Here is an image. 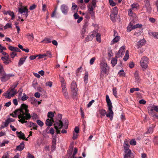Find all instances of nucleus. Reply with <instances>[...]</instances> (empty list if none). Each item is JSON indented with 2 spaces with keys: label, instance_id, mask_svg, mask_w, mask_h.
<instances>
[{
  "label": "nucleus",
  "instance_id": "obj_1",
  "mask_svg": "<svg viewBox=\"0 0 158 158\" xmlns=\"http://www.w3.org/2000/svg\"><path fill=\"white\" fill-rule=\"evenodd\" d=\"M27 106L24 104L21 105L20 109L17 110L14 112V113L10 114V115L14 118L18 116L19 121L22 123H26V120L29 119L31 117L29 112Z\"/></svg>",
  "mask_w": 158,
  "mask_h": 158
},
{
  "label": "nucleus",
  "instance_id": "obj_2",
  "mask_svg": "<svg viewBox=\"0 0 158 158\" xmlns=\"http://www.w3.org/2000/svg\"><path fill=\"white\" fill-rule=\"evenodd\" d=\"M106 100L108 107L107 113H106L105 110L102 109L99 110L98 111L101 115V117L104 116L106 115L107 117L109 118L112 120L113 118L114 112L112 110L113 106L112 103L108 95L106 96Z\"/></svg>",
  "mask_w": 158,
  "mask_h": 158
},
{
  "label": "nucleus",
  "instance_id": "obj_3",
  "mask_svg": "<svg viewBox=\"0 0 158 158\" xmlns=\"http://www.w3.org/2000/svg\"><path fill=\"white\" fill-rule=\"evenodd\" d=\"M100 76L103 78L105 77V74H107L110 68L106 62L104 60H102L100 63Z\"/></svg>",
  "mask_w": 158,
  "mask_h": 158
},
{
  "label": "nucleus",
  "instance_id": "obj_4",
  "mask_svg": "<svg viewBox=\"0 0 158 158\" xmlns=\"http://www.w3.org/2000/svg\"><path fill=\"white\" fill-rule=\"evenodd\" d=\"M58 118L56 120V123L54 124V127L56 129L57 134H60V130L63 127L62 122L61 121L62 118V115L61 114H59L58 115Z\"/></svg>",
  "mask_w": 158,
  "mask_h": 158
},
{
  "label": "nucleus",
  "instance_id": "obj_5",
  "mask_svg": "<svg viewBox=\"0 0 158 158\" xmlns=\"http://www.w3.org/2000/svg\"><path fill=\"white\" fill-rule=\"evenodd\" d=\"M14 76V75L12 74H6L4 70L2 69L0 71V78L2 82L6 81Z\"/></svg>",
  "mask_w": 158,
  "mask_h": 158
},
{
  "label": "nucleus",
  "instance_id": "obj_6",
  "mask_svg": "<svg viewBox=\"0 0 158 158\" xmlns=\"http://www.w3.org/2000/svg\"><path fill=\"white\" fill-rule=\"evenodd\" d=\"M149 62V60L147 57H142L140 61V66L143 70L147 69Z\"/></svg>",
  "mask_w": 158,
  "mask_h": 158
},
{
  "label": "nucleus",
  "instance_id": "obj_7",
  "mask_svg": "<svg viewBox=\"0 0 158 158\" xmlns=\"http://www.w3.org/2000/svg\"><path fill=\"white\" fill-rule=\"evenodd\" d=\"M17 91L15 89H13L9 88L8 90L3 94V95L6 98H10L16 94Z\"/></svg>",
  "mask_w": 158,
  "mask_h": 158
},
{
  "label": "nucleus",
  "instance_id": "obj_8",
  "mask_svg": "<svg viewBox=\"0 0 158 158\" xmlns=\"http://www.w3.org/2000/svg\"><path fill=\"white\" fill-rule=\"evenodd\" d=\"M18 11L26 18H27L28 15L29 11L27 7L21 6L20 7L18 8Z\"/></svg>",
  "mask_w": 158,
  "mask_h": 158
},
{
  "label": "nucleus",
  "instance_id": "obj_9",
  "mask_svg": "<svg viewBox=\"0 0 158 158\" xmlns=\"http://www.w3.org/2000/svg\"><path fill=\"white\" fill-rule=\"evenodd\" d=\"M71 89L73 95L76 96L77 95L78 89L76 83L74 81H73L71 84Z\"/></svg>",
  "mask_w": 158,
  "mask_h": 158
},
{
  "label": "nucleus",
  "instance_id": "obj_10",
  "mask_svg": "<svg viewBox=\"0 0 158 158\" xmlns=\"http://www.w3.org/2000/svg\"><path fill=\"white\" fill-rule=\"evenodd\" d=\"M95 7V6L94 4L88 6L89 12L91 15V18L93 19H95V13L94 11Z\"/></svg>",
  "mask_w": 158,
  "mask_h": 158
},
{
  "label": "nucleus",
  "instance_id": "obj_11",
  "mask_svg": "<svg viewBox=\"0 0 158 158\" xmlns=\"http://www.w3.org/2000/svg\"><path fill=\"white\" fill-rule=\"evenodd\" d=\"M125 50V46L123 45L121 47L118 52L116 53V56L118 57H122L124 54Z\"/></svg>",
  "mask_w": 158,
  "mask_h": 158
},
{
  "label": "nucleus",
  "instance_id": "obj_12",
  "mask_svg": "<svg viewBox=\"0 0 158 158\" xmlns=\"http://www.w3.org/2000/svg\"><path fill=\"white\" fill-rule=\"evenodd\" d=\"M60 8L62 12L64 14L66 15L68 14L69 7L67 5L64 4H62L60 6Z\"/></svg>",
  "mask_w": 158,
  "mask_h": 158
},
{
  "label": "nucleus",
  "instance_id": "obj_13",
  "mask_svg": "<svg viewBox=\"0 0 158 158\" xmlns=\"http://www.w3.org/2000/svg\"><path fill=\"white\" fill-rule=\"evenodd\" d=\"M123 154L124 158H134V156L133 153L132 152L131 150L124 152Z\"/></svg>",
  "mask_w": 158,
  "mask_h": 158
},
{
  "label": "nucleus",
  "instance_id": "obj_14",
  "mask_svg": "<svg viewBox=\"0 0 158 158\" xmlns=\"http://www.w3.org/2000/svg\"><path fill=\"white\" fill-rule=\"evenodd\" d=\"M96 34V32L95 31L91 32L87 35L86 38L85 39V41L86 42L92 40L93 37L95 36Z\"/></svg>",
  "mask_w": 158,
  "mask_h": 158
},
{
  "label": "nucleus",
  "instance_id": "obj_15",
  "mask_svg": "<svg viewBox=\"0 0 158 158\" xmlns=\"http://www.w3.org/2000/svg\"><path fill=\"white\" fill-rule=\"evenodd\" d=\"M143 8H146V10L148 13H151L152 9L149 2H147Z\"/></svg>",
  "mask_w": 158,
  "mask_h": 158
},
{
  "label": "nucleus",
  "instance_id": "obj_16",
  "mask_svg": "<svg viewBox=\"0 0 158 158\" xmlns=\"http://www.w3.org/2000/svg\"><path fill=\"white\" fill-rule=\"evenodd\" d=\"M145 40L144 39H141L139 40L136 45L137 49L139 48L140 47L143 46L145 44Z\"/></svg>",
  "mask_w": 158,
  "mask_h": 158
},
{
  "label": "nucleus",
  "instance_id": "obj_17",
  "mask_svg": "<svg viewBox=\"0 0 158 158\" xmlns=\"http://www.w3.org/2000/svg\"><path fill=\"white\" fill-rule=\"evenodd\" d=\"M123 146L124 148V152L128 151L129 150H131L129 149L130 146L128 144V142L127 140H125L124 141Z\"/></svg>",
  "mask_w": 158,
  "mask_h": 158
},
{
  "label": "nucleus",
  "instance_id": "obj_18",
  "mask_svg": "<svg viewBox=\"0 0 158 158\" xmlns=\"http://www.w3.org/2000/svg\"><path fill=\"white\" fill-rule=\"evenodd\" d=\"M62 87V93L64 96L65 98H66L68 99L69 98V95L67 91V89L66 88V86Z\"/></svg>",
  "mask_w": 158,
  "mask_h": 158
},
{
  "label": "nucleus",
  "instance_id": "obj_19",
  "mask_svg": "<svg viewBox=\"0 0 158 158\" xmlns=\"http://www.w3.org/2000/svg\"><path fill=\"white\" fill-rule=\"evenodd\" d=\"M1 59L3 61L4 63L5 64H7L11 62L10 60H8V56L2 57Z\"/></svg>",
  "mask_w": 158,
  "mask_h": 158
},
{
  "label": "nucleus",
  "instance_id": "obj_20",
  "mask_svg": "<svg viewBox=\"0 0 158 158\" xmlns=\"http://www.w3.org/2000/svg\"><path fill=\"white\" fill-rule=\"evenodd\" d=\"M54 122V120H52L48 118L46 121L45 124L47 126L50 127L52 126L53 123Z\"/></svg>",
  "mask_w": 158,
  "mask_h": 158
},
{
  "label": "nucleus",
  "instance_id": "obj_21",
  "mask_svg": "<svg viewBox=\"0 0 158 158\" xmlns=\"http://www.w3.org/2000/svg\"><path fill=\"white\" fill-rule=\"evenodd\" d=\"M15 121V119L10 118L9 116H7V118L5 121V122L6 123V126H8L9 123L11 122H14Z\"/></svg>",
  "mask_w": 158,
  "mask_h": 158
},
{
  "label": "nucleus",
  "instance_id": "obj_22",
  "mask_svg": "<svg viewBox=\"0 0 158 158\" xmlns=\"http://www.w3.org/2000/svg\"><path fill=\"white\" fill-rule=\"evenodd\" d=\"M148 113L150 115L154 113V110L153 105H150L148 107Z\"/></svg>",
  "mask_w": 158,
  "mask_h": 158
},
{
  "label": "nucleus",
  "instance_id": "obj_23",
  "mask_svg": "<svg viewBox=\"0 0 158 158\" xmlns=\"http://www.w3.org/2000/svg\"><path fill=\"white\" fill-rule=\"evenodd\" d=\"M26 36L29 41H32L34 39L33 33H27L26 35Z\"/></svg>",
  "mask_w": 158,
  "mask_h": 158
},
{
  "label": "nucleus",
  "instance_id": "obj_24",
  "mask_svg": "<svg viewBox=\"0 0 158 158\" xmlns=\"http://www.w3.org/2000/svg\"><path fill=\"white\" fill-rule=\"evenodd\" d=\"M9 49L12 51H14V52H20L21 51L17 47H14L12 46H9Z\"/></svg>",
  "mask_w": 158,
  "mask_h": 158
},
{
  "label": "nucleus",
  "instance_id": "obj_25",
  "mask_svg": "<svg viewBox=\"0 0 158 158\" xmlns=\"http://www.w3.org/2000/svg\"><path fill=\"white\" fill-rule=\"evenodd\" d=\"M24 148V142H22L20 144L16 147V149L19 151H22Z\"/></svg>",
  "mask_w": 158,
  "mask_h": 158
},
{
  "label": "nucleus",
  "instance_id": "obj_26",
  "mask_svg": "<svg viewBox=\"0 0 158 158\" xmlns=\"http://www.w3.org/2000/svg\"><path fill=\"white\" fill-rule=\"evenodd\" d=\"M16 133L18 136L19 138L23 139H25V135L22 132L20 131L19 132L18 131H16Z\"/></svg>",
  "mask_w": 158,
  "mask_h": 158
},
{
  "label": "nucleus",
  "instance_id": "obj_27",
  "mask_svg": "<svg viewBox=\"0 0 158 158\" xmlns=\"http://www.w3.org/2000/svg\"><path fill=\"white\" fill-rule=\"evenodd\" d=\"M4 14L5 15H9L11 17V19H13L15 17V14L13 12L10 11H5L4 12Z\"/></svg>",
  "mask_w": 158,
  "mask_h": 158
},
{
  "label": "nucleus",
  "instance_id": "obj_28",
  "mask_svg": "<svg viewBox=\"0 0 158 158\" xmlns=\"http://www.w3.org/2000/svg\"><path fill=\"white\" fill-rule=\"evenodd\" d=\"M133 10L129 9L128 10V14L130 17H131L133 18H135L136 16L135 14L133 12Z\"/></svg>",
  "mask_w": 158,
  "mask_h": 158
},
{
  "label": "nucleus",
  "instance_id": "obj_29",
  "mask_svg": "<svg viewBox=\"0 0 158 158\" xmlns=\"http://www.w3.org/2000/svg\"><path fill=\"white\" fill-rule=\"evenodd\" d=\"M120 39V37L118 36H116L110 43L111 45L114 44V43L118 42Z\"/></svg>",
  "mask_w": 158,
  "mask_h": 158
},
{
  "label": "nucleus",
  "instance_id": "obj_30",
  "mask_svg": "<svg viewBox=\"0 0 158 158\" xmlns=\"http://www.w3.org/2000/svg\"><path fill=\"white\" fill-rule=\"evenodd\" d=\"M131 8L130 9L131 10H133V11H135L138 9L139 5L137 3H133L131 5Z\"/></svg>",
  "mask_w": 158,
  "mask_h": 158
},
{
  "label": "nucleus",
  "instance_id": "obj_31",
  "mask_svg": "<svg viewBox=\"0 0 158 158\" xmlns=\"http://www.w3.org/2000/svg\"><path fill=\"white\" fill-rule=\"evenodd\" d=\"M117 56H116L114 57L113 58L111 61V64L112 66L114 67L115 66L117 62Z\"/></svg>",
  "mask_w": 158,
  "mask_h": 158
},
{
  "label": "nucleus",
  "instance_id": "obj_32",
  "mask_svg": "<svg viewBox=\"0 0 158 158\" xmlns=\"http://www.w3.org/2000/svg\"><path fill=\"white\" fill-rule=\"evenodd\" d=\"M77 152V149L76 148H74V150L72 155L70 154H69L70 155V157L71 158H76V157H75L76 155Z\"/></svg>",
  "mask_w": 158,
  "mask_h": 158
},
{
  "label": "nucleus",
  "instance_id": "obj_33",
  "mask_svg": "<svg viewBox=\"0 0 158 158\" xmlns=\"http://www.w3.org/2000/svg\"><path fill=\"white\" fill-rule=\"evenodd\" d=\"M59 79L61 83V87L66 86V83L64 78L61 76H59Z\"/></svg>",
  "mask_w": 158,
  "mask_h": 158
},
{
  "label": "nucleus",
  "instance_id": "obj_34",
  "mask_svg": "<svg viewBox=\"0 0 158 158\" xmlns=\"http://www.w3.org/2000/svg\"><path fill=\"white\" fill-rule=\"evenodd\" d=\"M26 58L25 57H22L20 59L18 63V66H20L23 65L25 61Z\"/></svg>",
  "mask_w": 158,
  "mask_h": 158
},
{
  "label": "nucleus",
  "instance_id": "obj_35",
  "mask_svg": "<svg viewBox=\"0 0 158 158\" xmlns=\"http://www.w3.org/2000/svg\"><path fill=\"white\" fill-rule=\"evenodd\" d=\"M134 77L135 80L137 82L139 81V72L137 71H136L134 73Z\"/></svg>",
  "mask_w": 158,
  "mask_h": 158
},
{
  "label": "nucleus",
  "instance_id": "obj_36",
  "mask_svg": "<svg viewBox=\"0 0 158 158\" xmlns=\"http://www.w3.org/2000/svg\"><path fill=\"white\" fill-rule=\"evenodd\" d=\"M54 116V113H53L52 112L50 111L47 114V116L48 118L52 120H54L53 119V117Z\"/></svg>",
  "mask_w": 158,
  "mask_h": 158
},
{
  "label": "nucleus",
  "instance_id": "obj_37",
  "mask_svg": "<svg viewBox=\"0 0 158 158\" xmlns=\"http://www.w3.org/2000/svg\"><path fill=\"white\" fill-rule=\"evenodd\" d=\"M84 81L86 84L87 83L88 81V73L87 71L85 72L84 76Z\"/></svg>",
  "mask_w": 158,
  "mask_h": 158
},
{
  "label": "nucleus",
  "instance_id": "obj_38",
  "mask_svg": "<svg viewBox=\"0 0 158 158\" xmlns=\"http://www.w3.org/2000/svg\"><path fill=\"white\" fill-rule=\"evenodd\" d=\"M30 101L31 104L36 106H37V100L36 99L34 98H31Z\"/></svg>",
  "mask_w": 158,
  "mask_h": 158
},
{
  "label": "nucleus",
  "instance_id": "obj_39",
  "mask_svg": "<svg viewBox=\"0 0 158 158\" xmlns=\"http://www.w3.org/2000/svg\"><path fill=\"white\" fill-rule=\"evenodd\" d=\"M118 75L120 77H125L126 73L123 69L119 71L118 73Z\"/></svg>",
  "mask_w": 158,
  "mask_h": 158
},
{
  "label": "nucleus",
  "instance_id": "obj_40",
  "mask_svg": "<svg viewBox=\"0 0 158 158\" xmlns=\"http://www.w3.org/2000/svg\"><path fill=\"white\" fill-rule=\"evenodd\" d=\"M129 58V52L128 50L126 51L125 55L124 57L123 60L125 61H126Z\"/></svg>",
  "mask_w": 158,
  "mask_h": 158
},
{
  "label": "nucleus",
  "instance_id": "obj_41",
  "mask_svg": "<svg viewBox=\"0 0 158 158\" xmlns=\"http://www.w3.org/2000/svg\"><path fill=\"white\" fill-rule=\"evenodd\" d=\"M73 143H71L69 146V149L68 150V154H71L73 150Z\"/></svg>",
  "mask_w": 158,
  "mask_h": 158
},
{
  "label": "nucleus",
  "instance_id": "obj_42",
  "mask_svg": "<svg viewBox=\"0 0 158 158\" xmlns=\"http://www.w3.org/2000/svg\"><path fill=\"white\" fill-rule=\"evenodd\" d=\"M118 13V8L117 7H114L112 11L111 14H113L115 15H117Z\"/></svg>",
  "mask_w": 158,
  "mask_h": 158
},
{
  "label": "nucleus",
  "instance_id": "obj_43",
  "mask_svg": "<svg viewBox=\"0 0 158 158\" xmlns=\"http://www.w3.org/2000/svg\"><path fill=\"white\" fill-rule=\"evenodd\" d=\"M96 40L97 41L100 42H101V35L99 33H96Z\"/></svg>",
  "mask_w": 158,
  "mask_h": 158
},
{
  "label": "nucleus",
  "instance_id": "obj_44",
  "mask_svg": "<svg viewBox=\"0 0 158 158\" xmlns=\"http://www.w3.org/2000/svg\"><path fill=\"white\" fill-rule=\"evenodd\" d=\"M12 27V24L10 23H8L4 26V29H6L8 28H10Z\"/></svg>",
  "mask_w": 158,
  "mask_h": 158
},
{
  "label": "nucleus",
  "instance_id": "obj_45",
  "mask_svg": "<svg viewBox=\"0 0 158 158\" xmlns=\"http://www.w3.org/2000/svg\"><path fill=\"white\" fill-rule=\"evenodd\" d=\"M152 35V36H153V37L154 38H156V39H158V32H152L151 33V34L150 35Z\"/></svg>",
  "mask_w": 158,
  "mask_h": 158
},
{
  "label": "nucleus",
  "instance_id": "obj_46",
  "mask_svg": "<svg viewBox=\"0 0 158 158\" xmlns=\"http://www.w3.org/2000/svg\"><path fill=\"white\" fill-rule=\"evenodd\" d=\"M113 93L114 96L116 97H117V89L116 88L114 87L113 89Z\"/></svg>",
  "mask_w": 158,
  "mask_h": 158
},
{
  "label": "nucleus",
  "instance_id": "obj_47",
  "mask_svg": "<svg viewBox=\"0 0 158 158\" xmlns=\"http://www.w3.org/2000/svg\"><path fill=\"white\" fill-rule=\"evenodd\" d=\"M23 89L22 88H20L18 91V93H19V96H18V98H20L21 97L22 95V92H23Z\"/></svg>",
  "mask_w": 158,
  "mask_h": 158
},
{
  "label": "nucleus",
  "instance_id": "obj_48",
  "mask_svg": "<svg viewBox=\"0 0 158 158\" xmlns=\"http://www.w3.org/2000/svg\"><path fill=\"white\" fill-rule=\"evenodd\" d=\"M142 25L141 24L138 23L135 25H133V28L135 29L137 28H140L142 27Z\"/></svg>",
  "mask_w": 158,
  "mask_h": 158
},
{
  "label": "nucleus",
  "instance_id": "obj_49",
  "mask_svg": "<svg viewBox=\"0 0 158 158\" xmlns=\"http://www.w3.org/2000/svg\"><path fill=\"white\" fill-rule=\"evenodd\" d=\"M129 26L127 27V31L128 32L131 31L132 30L134 29L133 28V25L132 24V23L131 22H130L129 23Z\"/></svg>",
  "mask_w": 158,
  "mask_h": 158
},
{
  "label": "nucleus",
  "instance_id": "obj_50",
  "mask_svg": "<svg viewBox=\"0 0 158 158\" xmlns=\"http://www.w3.org/2000/svg\"><path fill=\"white\" fill-rule=\"evenodd\" d=\"M139 89L138 88H131L130 90V93H132L135 91H139Z\"/></svg>",
  "mask_w": 158,
  "mask_h": 158
},
{
  "label": "nucleus",
  "instance_id": "obj_51",
  "mask_svg": "<svg viewBox=\"0 0 158 158\" xmlns=\"http://www.w3.org/2000/svg\"><path fill=\"white\" fill-rule=\"evenodd\" d=\"M18 84V82H15L12 85H11V87L10 88L13 89H15V88L17 87Z\"/></svg>",
  "mask_w": 158,
  "mask_h": 158
},
{
  "label": "nucleus",
  "instance_id": "obj_52",
  "mask_svg": "<svg viewBox=\"0 0 158 158\" xmlns=\"http://www.w3.org/2000/svg\"><path fill=\"white\" fill-rule=\"evenodd\" d=\"M38 125L41 127H42L44 124V123L43 122L40 120H37L36 121Z\"/></svg>",
  "mask_w": 158,
  "mask_h": 158
},
{
  "label": "nucleus",
  "instance_id": "obj_53",
  "mask_svg": "<svg viewBox=\"0 0 158 158\" xmlns=\"http://www.w3.org/2000/svg\"><path fill=\"white\" fill-rule=\"evenodd\" d=\"M28 98V97L27 96V95L25 93L23 94V96H22L20 98L22 101H25L27 100Z\"/></svg>",
  "mask_w": 158,
  "mask_h": 158
},
{
  "label": "nucleus",
  "instance_id": "obj_54",
  "mask_svg": "<svg viewBox=\"0 0 158 158\" xmlns=\"http://www.w3.org/2000/svg\"><path fill=\"white\" fill-rule=\"evenodd\" d=\"M38 84V83L35 80L33 81L32 86L34 89H36Z\"/></svg>",
  "mask_w": 158,
  "mask_h": 158
},
{
  "label": "nucleus",
  "instance_id": "obj_55",
  "mask_svg": "<svg viewBox=\"0 0 158 158\" xmlns=\"http://www.w3.org/2000/svg\"><path fill=\"white\" fill-rule=\"evenodd\" d=\"M117 15H115L113 14H111L110 15V18L111 20L113 22H114L115 20V17Z\"/></svg>",
  "mask_w": 158,
  "mask_h": 158
},
{
  "label": "nucleus",
  "instance_id": "obj_56",
  "mask_svg": "<svg viewBox=\"0 0 158 158\" xmlns=\"http://www.w3.org/2000/svg\"><path fill=\"white\" fill-rule=\"evenodd\" d=\"M136 141L135 139L131 140L130 141V144L132 146H135L136 144Z\"/></svg>",
  "mask_w": 158,
  "mask_h": 158
},
{
  "label": "nucleus",
  "instance_id": "obj_57",
  "mask_svg": "<svg viewBox=\"0 0 158 158\" xmlns=\"http://www.w3.org/2000/svg\"><path fill=\"white\" fill-rule=\"evenodd\" d=\"M44 41H46V43H49L52 42L51 40L49 38H45L41 42H43Z\"/></svg>",
  "mask_w": 158,
  "mask_h": 158
},
{
  "label": "nucleus",
  "instance_id": "obj_58",
  "mask_svg": "<svg viewBox=\"0 0 158 158\" xmlns=\"http://www.w3.org/2000/svg\"><path fill=\"white\" fill-rule=\"evenodd\" d=\"M89 25V23L88 22H85L83 26V29H87V28Z\"/></svg>",
  "mask_w": 158,
  "mask_h": 158
},
{
  "label": "nucleus",
  "instance_id": "obj_59",
  "mask_svg": "<svg viewBox=\"0 0 158 158\" xmlns=\"http://www.w3.org/2000/svg\"><path fill=\"white\" fill-rule=\"evenodd\" d=\"M153 127H149L146 133H152L153 130Z\"/></svg>",
  "mask_w": 158,
  "mask_h": 158
},
{
  "label": "nucleus",
  "instance_id": "obj_60",
  "mask_svg": "<svg viewBox=\"0 0 158 158\" xmlns=\"http://www.w3.org/2000/svg\"><path fill=\"white\" fill-rule=\"evenodd\" d=\"M17 55V53L15 52H11L10 56L11 58H13Z\"/></svg>",
  "mask_w": 158,
  "mask_h": 158
},
{
  "label": "nucleus",
  "instance_id": "obj_61",
  "mask_svg": "<svg viewBox=\"0 0 158 158\" xmlns=\"http://www.w3.org/2000/svg\"><path fill=\"white\" fill-rule=\"evenodd\" d=\"M9 141L8 140H4V141L1 144V147H4L5 146L6 144H8L9 143Z\"/></svg>",
  "mask_w": 158,
  "mask_h": 158
},
{
  "label": "nucleus",
  "instance_id": "obj_62",
  "mask_svg": "<svg viewBox=\"0 0 158 158\" xmlns=\"http://www.w3.org/2000/svg\"><path fill=\"white\" fill-rule=\"evenodd\" d=\"M95 59H96V58L95 57H93L92 58H91L90 60V62H89L90 64V65L93 64H94Z\"/></svg>",
  "mask_w": 158,
  "mask_h": 158
},
{
  "label": "nucleus",
  "instance_id": "obj_63",
  "mask_svg": "<svg viewBox=\"0 0 158 158\" xmlns=\"http://www.w3.org/2000/svg\"><path fill=\"white\" fill-rule=\"evenodd\" d=\"M56 136H53L52 137V143H56Z\"/></svg>",
  "mask_w": 158,
  "mask_h": 158
},
{
  "label": "nucleus",
  "instance_id": "obj_64",
  "mask_svg": "<svg viewBox=\"0 0 158 158\" xmlns=\"http://www.w3.org/2000/svg\"><path fill=\"white\" fill-rule=\"evenodd\" d=\"M153 142L155 145L158 144V137H155L153 139Z\"/></svg>",
  "mask_w": 158,
  "mask_h": 158
}]
</instances>
